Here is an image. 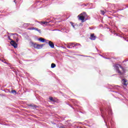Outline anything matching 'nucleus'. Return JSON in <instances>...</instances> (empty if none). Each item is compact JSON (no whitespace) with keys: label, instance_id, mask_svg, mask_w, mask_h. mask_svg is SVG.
Here are the masks:
<instances>
[{"label":"nucleus","instance_id":"f257e3e1","mask_svg":"<svg viewBox=\"0 0 128 128\" xmlns=\"http://www.w3.org/2000/svg\"><path fill=\"white\" fill-rule=\"evenodd\" d=\"M87 16L88 15L86 14V12H83L82 13H81L80 14H79L78 16V18L79 20H82V22H84V18Z\"/></svg>","mask_w":128,"mask_h":128},{"label":"nucleus","instance_id":"f03ea898","mask_svg":"<svg viewBox=\"0 0 128 128\" xmlns=\"http://www.w3.org/2000/svg\"><path fill=\"white\" fill-rule=\"evenodd\" d=\"M116 71L118 72V73L119 74L122 76V74H124V73L122 72L120 70L119 68L120 67V68H122L123 70H124V68L120 64H116Z\"/></svg>","mask_w":128,"mask_h":128},{"label":"nucleus","instance_id":"7ed1b4c3","mask_svg":"<svg viewBox=\"0 0 128 128\" xmlns=\"http://www.w3.org/2000/svg\"><path fill=\"white\" fill-rule=\"evenodd\" d=\"M10 44L11 46H14V48H18V44H16V42L12 40V41L10 42Z\"/></svg>","mask_w":128,"mask_h":128},{"label":"nucleus","instance_id":"20e7f679","mask_svg":"<svg viewBox=\"0 0 128 128\" xmlns=\"http://www.w3.org/2000/svg\"><path fill=\"white\" fill-rule=\"evenodd\" d=\"M122 84L125 86H128V80L126 79L122 80Z\"/></svg>","mask_w":128,"mask_h":128},{"label":"nucleus","instance_id":"39448f33","mask_svg":"<svg viewBox=\"0 0 128 128\" xmlns=\"http://www.w3.org/2000/svg\"><path fill=\"white\" fill-rule=\"evenodd\" d=\"M90 38L91 40H96V37L94 36V34H90Z\"/></svg>","mask_w":128,"mask_h":128},{"label":"nucleus","instance_id":"423d86ee","mask_svg":"<svg viewBox=\"0 0 128 128\" xmlns=\"http://www.w3.org/2000/svg\"><path fill=\"white\" fill-rule=\"evenodd\" d=\"M48 44L52 48H54V42H52V41H49Z\"/></svg>","mask_w":128,"mask_h":128},{"label":"nucleus","instance_id":"0eeeda50","mask_svg":"<svg viewBox=\"0 0 128 128\" xmlns=\"http://www.w3.org/2000/svg\"><path fill=\"white\" fill-rule=\"evenodd\" d=\"M30 30H36L37 32H40V30H38V28H36L34 27H32V28H30Z\"/></svg>","mask_w":128,"mask_h":128},{"label":"nucleus","instance_id":"6e6552de","mask_svg":"<svg viewBox=\"0 0 128 128\" xmlns=\"http://www.w3.org/2000/svg\"><path fill=\"white\" fill-rule=\"evenodd\" d=\"M38 40H40V42H46V39L42 38H38Z\"/></svg>","mask_w":128,"mask_h":128},{"label":"nucleus","instance_id":"1a4fd4ad","mask_svg":"<svg viewBox=\"0 0 128 128\" xmlns=\"http://www.w3.org/2000/svg\"><path fill=\"white\" fill-rule=\"evenodd\" d=\"M44 46V44H38L37 46V48L38 49L42 48Z\"/></svg>","mask_w":128,"mask_h":128},{"label":"nucleus","instance_id":"9d476101","mask_svg":"<svg viewBox=\"0 0 128 128\" xmlns=\"http://www.w3.org/2000/svg\"><path fill=\"white\" fill-rule=\"evenodd\" d=\"M49 100H50L51 102H56V100L54 99V98L52 96L49 97Z\"/></svg>","mask_w":128,"mask_h":128},{"label":"nucleus","instance_id":"9b49d317","mask_svg":"<svg viewBox=\"0 0 128 128\" xmlns=\"http://www.w3.org/2000/svg\"><path fill=\"white\" fill-rule=\"evenodd\" d=\"M80 44H78V43H74V45L73 46V48H74V46H80Z\"/></svg>","mask_w":128,"mask_h":128},{"label":"nucleus","instance_id":"f8f14e48","mask_svg":"<svg viewBox=\"0 0 128 128\" xmlns=\"http://www.w3.org/2000/svg\"><path fill=\"white\" fill-rule=\"evenodd\" d=\"M48 24V22H40V24Z\"/></svg>","mask_w":128,"mask_h":128},{"label":"nucleus","instance_id":"ddd939ff","mask_svg":"<svg viewBox=\"0 0 128 128\" xmlns=\"http://www.w3.org/2000/svg\"><path fill=\"white\" fill-rule=\"evenodd\" d=\"M56 66V64L52 63V64H51V68H54Z\"/></svg>","mask_w":128,"mask_h":128},{"label":"nucleus","instance_id":"4468645a","mask_svg":"<svg viewBox=\"0 0 128 128\" xmlns=\"http://www.w3.org/2000/svg\"><path fill=\"white\" fill-rule=\"evenodd\" d=\"M70 46H72V48H74V43H69Z\"/></svg>","mask_w":128,"mask_h":128},{"label":"nucleus","instance_id":"2eb2a0df","mask_svg":"<svg viewBox=\"0 0 128 128\" xmlns=\"http://www.w3.org/2000/svg\"><path fill=\"white\" fill-rule=\"evenodd\" d=\"M100 12H101L102 14H103V15L106 14V12H104V11L102 10H100Z\"/></svg>","mask_w":128,"mask_h":128},{"label":"nucleus","instance_id":"dca6fc26","mask_svg":"<svg viewBox=\"0 0 128 128\" xmlns=\"http://www.w3.org/2000/svg\"><path fill=\"white\" fill-rule=\"evenodd\" d=\"M38 44H34V48H38Z\"/></svg>","mask_w":128,"mask_h":128},{"label":"nucleus","instance_id":"f3484780","mask_svg":"<svg viewBox=\"0 0 128 128\" xmlns=\"http://www.w3.org/2000/svg\"><path fill=\"white\" fill-rule=\"evenodd\" d=\"M67 48H72V47L70 46V44H68V45L67 46Z\"/></svg>","mask_w":128,"mask_h":128},{"label":"nucleus","instance_id":"a211bd4d","mask_svg":"<svg viewBox=\"0 0 128 128\" xmlns=\"http://www.w3.org/2000/svg\"><path fill=\"white\" fill-rule=\"evenodd\" d=\"M12 94H16V90H12Z\"/></svg>","mask_w":128,"mask_h":128},{"label":"nucleus","instance_id":"6ab92c4d","mask_svg":"<svg viewBox=\"0 0 128 128\" xmlns=\"http://www.w3.org/2000/svg\"><path fill=\"white\" fill-rule=\"evenodd\" d=\"M18 40H19L18 38H17L16 39V42H18Z\"/></svg>","mask_w":128,"mask_h":128},{"label":"nucleus","instance_id":"aec40b11","mask_svg":"<svg viewBox=\"0 0 128 128\" xmlns=\"http://www.w3.org/2000/svg\"><path fill=\"white\" fill-rule=\"evenodd\" d=\"M59 128H65L64 127V126H60L59 127Z\"/></svg>","mask_w":128,"mask_h":128},{"label":"nucleus","instance_id":"412c9836","mask_svg":"<svg viewBox=\"0 0 128 128\" xmlns=\"http://www.w3.org/2000/svg\"><path fill=\"white\" fill-rule=\"evenodd\" d=\"M2 60V62H4V60Z\"/></svg>","mask_w":128,"mask_h":128},{"label":"nucleus","instance_id":"4be33fe9","mask_svg":"<svg viewBox=\"0 0 128 128\" xmlns=\"http://www.w3.org/2000/svg\"><path fill=\"white\" fill-rule=\"evenodd\" d=\"M14 2H16V0H14Z\"/></svg>","mask_w":128,"mask_h":128},{"label":"nucleus","instance_id":"5701e85b","mask_svg":"<svg viewBox=\"0 0 128 128\" xmlns=\"http://www.w3.org/2000/svg\"><path fill=\"white\" fill-rule=\"evenodd\" d=\"M0 60H2V59L0 58Z\"/></svg>","mask_w":128,"mask_h":128}]
</instances>
